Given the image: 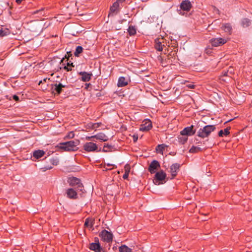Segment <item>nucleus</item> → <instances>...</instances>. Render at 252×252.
Listing matches in <instances>:
<instances>
[{
    "label": "nucleus",
    "instance_id": "f257e3e1",
    "mask_svg": "<svg viewBox=\"0 0 252 252\" xmlns=\"http://www.w3.org/2000/svg\"><path fill=\"white\" fill-rule=\"evenodd\" d=\"M80 144V141L78 139L69 141L66 142L59 143L57 147L65 152L76 151L78 150V146Z\"/></svg>",
    "mask_w": 252,
    "mask_h": 252
},
{
    "label": "nucleus",
    "instance_id": "f03ea898",
    "mask_svg": "<svg viewBox=\"0 0 252 252\" xmlns=\"http://www.w3.org/2000/svg\"><path fill=\"white\" fill-rule=\"evenodd\" d=\"M215 129L216 126L214 125L206 126L198 130L197 135L203 138L207 137Z\"/></svg>",
    "mask_w": 252,
    "mask_h": 252
},
{
    "label": "nucleus",
    "instance_id": "7ed1b4c3",
    "mask_svg": "<svg viewBox=\"0 0 252 252\" xmlns=\"http://www.w3.org/2000/svg\"><path fill=\"white\" fill-rule=\"evenodd\" d=\"M166 174L163 171H160L156 173L153 179V183L156 186L163 184L165 181Z\"/></svg>",
    "mask_w": 252,
    "mask_h": 252
},
{
    "label": "nucleus",
    "instance_id": "20e7f679",
    "mask_svg": "<svg viewBox=\"0 0 252 252\" xmlns=\"http://www.w3.org/2000/svg\"><path fill=\"white\" fill-rule=\"evenodd\" d=\"M83 149L87 152H94L97 150L98 147L95 143L89 142L84 144Z\"/></svg>",
    "mask_w": 252,
    "mask_h": 252
},
{
    "label": "nucleus",
    "instance_id": "39448f33",
    "mask_svg": "<svg viewBox=\"0 0 252 252\" xmlns=\"http://www.w3.org/2000/svg\"><path fill=\"white\" fill-rule=\"evenodd\" d=\"M67 182L69 185L71 186H77L78 189L82 191L83 185L79 179L75 177H70L68 179Z\"/></svg>",
    "mask_w": 252,
    "mask_h": 252
},
{
    "label": "nucleus",
    "instance_id": "423d86ee",
    "mask_svg": "<svg viewBox=\"0 0 252 252\" xmlns=\"http://www.w3.org/2000/svg\"><path fill=\"white\" fill-rule=\"evenodd\" d=\"M100 236L101 238V239L105 242H110L112 241L113 238V235L112 234L108 232V231L106 230H103L100 234Z\"/></svg>",
    "mask_w": 252,
    "mask_h": 252
},
{
    "label": "nucleus",
    "instance_id": "0eeeda50",
    "mask_svg": "<svg viewBox=\"0 0 252 252\" xmlns=\"http://www.w3.org/2000/svg\"><path fill=\"white\" fill-rule=\"evenodd\" d=\"M227 42V39L223 38H215L211 39L210 42L213 46L218 47L223 45Z\"/></svg>",
    "mask_w": 252,
    "mask_h": 252
},
{
    "label": "nucleus",
    "instance_id": "6e6552de",
    "mask_svg": "<svg viewBox=\"0 0 252 252\" xmlns=\"http://www.w3.org/2000/svg\"><path fill=\"white\" fill-rule=\"evenodd\" d=\"M93 138H96L97 139H98L104 142L108 141L109 139L107 136H106L104 133L102 132L98 133L92 136L87 137L86 139L87 140H91Z\"/></svg>",
    "mask_w": 252,
    "mask_h": 252
},
{
    "label": "nucleus",
    "instance_id": "1a4fd4ad",
    "mask_svg": "<svg viewBox=\"0 0 252 252\" xmlns=\"http://www.w3.org/2000/svg\"><path fill=\"white\" fill-rule=\"evenodd\" d=\"M193 126L185 127L183 130H182L180 132V134L183 136H186L187 137L188 136L192 135L195 132V130H193Z\"/></svg>",
    "mask_w": 252,
    "mask_h": 252
},
{
    "label": "nucleus",
    "instance_id": "9d476101",
    "mask_svg": "<svg viewBox=\"0 0 252 252\" xmlns=\"http://www.w3.org/2000/svg\"><path fill=\"white\" fill-rule=\"evenodd\" d=\"M152 127V124L151 121L146 120L143 122V124L140 126V130L144 131L150 130Z\"/></svg>",
    "mask_w": 252,
    "mask_h": 252
},
{
    "label": "nucleus",
    "instance_id": "9b49d317",
    "mask_svg": "<svg viewBox=\"0 0 252 252\" xmlns=\"http://www.w3.org/2000/svg\"><path fill=\"white\" fill-rule=\"evenodd\" d=\"M66 194L67 197L70 199H76L78 197L76 191L72 188H69L66 189Z\"/></svg>",
    "mask_w": 252,
    "mask_h": 252
},
{
    "label": "nucleus",
    "instance_id": "f8f14e48",
    "mask_svg": "<svg viewBox=\"0 0 252 252\" xmlns=\"http://www.w3.org/2000/svg\"><path fill=\"white\" fill-rule=\"evenodd\" d=\"M65 87V85H63L61 83H56L54 85H52V90L53 92H56L57 94H60L63 88Z\"/></svg>",
    "mask_w": 252,
    "mask_h": 252
},
{
    "label": "nucleus",
    "instance_id": "ddd939ff",
    "mask_svg": "<svg viewBox=\"0 0 252 252\" xmlns=\"http://www.w3.org/2000/svg\"><path fill=\"white\" fill-rule=\"evenodd\" d=\"M159 167V162L157 160H153L149 165V170L151 173H154L156 172V170Z\"/></svg>",
    "mask_w": 252,
    "mask_h": 252
},
{
    "label": "nucleus",
    "instance_id": "4468645a",
    "mask_svg": "<svg viewBox=\"0 0 252 252\" xmlns=\"http://www.w3.org/2000/svg\"><path fill=\"white\" fill-rule=\"evenodd\" d=\"M191 4L189 0H185L183 1V2L180 4V8L183 10L185 11H189L191 8Z\"/></svg>",
    "mask_w": 252,
    "mask_h": 252
},
{
    "label": "nucleus",
    "instance_id": "2eb2a0df",
    "mask_svg": "<svg viewBox=\"0 0 252 252\" xmlns=\"http://www.w3.org/2000/svg\"><path fill=\"white\" fill-rule=\"evenodd\" d=\"M79 74L82 76L81 80L84 82L89 81L92 76V73H87L86 72H80Z\"/></svg>",
    "mask_w": 252,
    "mask_h": 252
},
{
    "label": "nucleus",
    "instance_id": "dca6fc26",
    "mask_svg": "<svg viewBox=\"0 0 252 252\" xmlns=\"http://www.w3.org/2000/svg\"><path fill=\"white\" fill-rule=\"evenodd\" d=\"M180 165L178 163L172 164L170 167V172L172 178L175 177L177 175V171L179 170Z\"/></svg>",
    "mask_w": 252,
    "mask_h": 252
},
{
    "label": "nucleus",
    "instance_id": "f3484780",
    "mask_svg": "<svg viewBox=\"0 0 252 252\" xmlns=\"http://www.w3.org/2000/svg\"><path fill=\"white\" fill-rule=\"evenodd\" d=\"M89 248L91 250H93L95 252H100L101 250V248H100L98 242L90 244Z\"/></svg>",
    "mask_w": 252,
    "mask_h": 252
},
{
    "label": "nucleus",
    "instance_id": "a211bd4d",
    "mask_svg": "<svg viewBox=\"0 0 252 252\" xmlns=\"http://www.w3.org/2000/svg\"><path fill=\"white\" fill-rule=\"evenodd\" d=\"M128 80L124 77H121L119 78L118 82V86L122 87L126 86L128 84Z\"/></svg>",
    "mask_w": 252,
    "mask_h": 252
},
{
    "label": "nucleus",
    "instance_id": "6ab92c4d",
    "mask_svg": "<svg viewBox=\"0 0 252 252\" xmlns=\"http://www.w3.org/2000/svg\"><path fill=\"white\" fill-rule=\"evenodd\" d=\"M45 154V152L41 150H38L37 151H35L33 153V157L35 159H38L41 157H43Z\"/></svg>",
    "mask_w": 252,
    "mask_h": 252
},
{
    "label": "nucleus",
    "instance_id": "aec40b11",
    "mask_svg": "<svg viewBox=\"0 0 252 252\" xmlns=\"http://www.w3.org/2000/svg\"><path fill=\"white\" fill-rule=\"evenodd\" d=\"M94 224V220L92 219H87L85 220L84 225L86 227L92 228Z\"/></svg>",
    "mask_w": 252,
    "mask_h": 252
},
{
    "label": "nucleus",
    "instance_id": "412c9836",
    "mask_svg": "<svg viewBox=\"0 0 252 252\" xmlns=\"http://www.w3.org/2000/svg\"><path fill=\"white\" fill-rule=\"evenodd\" d=\"M119 7V3L118 1L115 2L113 5L110 8L111 13H117Z\"/></svg>",
    "mask_w": 252,
    "mask_h": 252
},
{
    "label": "nucleus",
    "instance_id": "4be33fe9",
    "mask_svg": "<svg viewBox=\"0 0 252 252\" xmlns=\"http://www.w3.org/2000/svg\"><path fill=\"white\" fill-rule=\"evenodd\" d=\"M251 24L250 20L247 18L243 19L241 21V25L244 28L249 27Z\"/></svg>",
    "mask_w": 252,
    "mask_h": 252
},
{
    "label": "nucleus",
    "instance_id": "5701e85b",
    "mask_svg": "<svg viewBox=\"0 0 252 252\" xmlns=\"http://www.w3.org/2000/svg\"><path fill=\"white\" fill-rule=\"evenodd\" d=\"M119 250L120 252H132V250L125 245L120 247Z\"/></svg>",
    "mask_w": 252,
    "mask_h": 252
},
{
    "label": "nucleus",
    "instance_id": "b1692460",
    "mask_svg": "<svg viewBox=\"0 0 252 252\" xmlns=\"http://www.w3.org/2000/svg\"><path fill=\"white\" fill-rule=\"evenodd\" d=\"M155 48L156 49L159 51H161L162 50V45L161 44V42L159 41V39H157L155 40Z\"/></svg>",
    "mask_w": 252,
    "mask_h": 252
},
{
    "label": "nucleus",
    "instance_id": "393cba45",
    "mask_svg": "<svg viewBox=\"0 0 252 252\" xmlns=\"http://www.w3.org/2000/svg\"><path fill=\"white\" fill-rule=\"evenodd\" d=\"M221 29L226 32H230L232 28L230 24H225L222 25Z\"/></svg>",
    "mask_w": 252,
    "mask_h": 252
},
{
    "label": "nucleus",
    "instance_id": "a878e982",
    "mask_svg": "<svg viewBox=\"0 0 252 252\" xmlns=\"http://www.w3.org/2000/svg\"><path fill=\"white\" fill-rule=\"evenodd\" d=\"M10 31L8 29L5 28H1L0 29V36H4L9 34Z\"/></svg>",
    "mask_w": 252,
    "mask_h": 252
},
{
    "label": "nucleus",
    "instance_id": "bb28decb",
    "mask_svg": "<svg viewBox=\"0 0 252 252\" xmlns=\"http://www.w3.org/2000/svg\"><path fill=\"white\" fill-rule=\"evenodd\" d=\"M229 129L230 127H227L226 128L224 129V131L222 130H220L219 132V136L222 137L223 135H227L229 134Z\"/></svg>",
    "mask_w": 252,
    "mask_h": 252
},
{
    "label": "nucleus",
    "instance_id": "cd10ccee",
    "mask_svg": "<svg viewBox=\"0 0 252 252\" xmlns=\"http://www.w3.org/2000/svg\"><path fill=\"white\" fill-rule=\"evenodd\" d=\"M127 31L130 35H134L136 32L135 28L132 26H129Z\"/></svg>",
    "mask_w": 252,
    "mask_h": 252
},
{
    "label": "nucleus",
    "instance_id": "c85d7f7f",
    "mask_svg": "<svg viewBox=\"0 0 252 252\" xmlns=\"http://www.w3.org/2000/svg\"><path fill=\"white\" fill-rule=\"evenodd\" d=\"M83 51V48L82 46H78L76 47L75 51L74 52V55L76 57L79 56V55L82 53Z\"/></svg>",
    "mask_w": 252,
    "mask_h": 252
},
{
    "label": "nucleus",
    "instance_id": "c756f323",
    "mask_svg": "<svg viewBox=\"0 0 252 252\" xmlns=\"http://www.w3.org/2000/svg\"><path fill=\"white\" fill-rule=\"evenodd\" d=\"M201 150V148L198 147L192 146L189 150V152L191 153H197Z\"/></svg>",
    "mask_w": 252,
    "mask_h": 252
},
{
    "label": "nucleus",
    "instance_id": "7c9ffc66",
    "mask_svg": "<svg viewBox=\"0 0 252 252\" xmlns=\"http://www.w3.org/2000/svg\"><path fill=\"white\" fill-rule=\"evenodd\" d=\"M165 147L166 145L164 144L158 145L156 148V150L158 153H161Z\"/></svg>",
    "mask_w": 252,
    "mask_h": 252
},
{
    "label": "nucleus",
    "instance_id": "2f4dec72",
    "mask_svg": "<svg viewBox=\"0 0 252 252\" xmlns=\"http://www.w3.org/2000/svg\"><path fill=\"white\" fill-rule=\"evenodd\" d=\"M179 142L182 144H184L188 140V137L181 135L179 137Z\"/></svg>",
    "mask_w": 252,
    "mask_h": 252
},
{
    "label": "nucleus",
    "instance_id": "473e14b6",
    "mask_svg": "<svg viewBox=\"0 0 252 252\" xmlns=\"http://www.w3.org/2000/svg\"><path fill=\"white\" fill-rule=\"evenodd\" d=\"M74 136H75V135H74L73 131H70L66 136V137L67 138L71 139V138H74Z\"/></svg>",
    "mask_w": 252,
    "mask_h": 252
},
{
    "label": "nucleus",
    "instance_id": "72a5a7b5",
    "mask_svg": "<svg viewBox=\"0 0 252 252\" xmlns=\"http://www.w3.org/2000/svg\"><path fill=\"white\" fill-rule=\"evenodd\" d=\"M101 124V123H94L92 124L91 127L93 129H96L98 128Z\"/></svg>",
    "mask_w": 252,
    "mask_h": 252
},
{
    "label": "nucleus",
    "instance_id": "f704fd0d",
    "mask_svg": "<svg viewBox=\"0 0 252 252\" xmlns=\"http://www.w3.org/2000/svg\"><path fill=\"white\" fill-rule=\"evenodd\" d=\"M50 162L53 165H57L58 164L59 161L58 160L53 158L50 159Z\"/></svg>",
    "mask_w": 252,
    "mask_h": 252
},
{
    "label": "nucleus",
    "instance_id": "c9c22d12",
    "mask_svg": "<svg viewBox=\"0 0 252 252\" xmlns=\"http://www.w3.org/2000/svg\"><path fill=\"white\" fill-rule=\"evenodd\" d=\"M112 146L111 145H109L108 144H105L104 146L103 149V152H108V150H106V148H111Z\"/></svg>",
    "mask_w": 252,
    "mask_h": 252
},
{
    "label": "nucleus",
    "instance_id": "e433bc0d",
    "mask_svg": "<svg viewBox=\"0 0 252 252\" xmlns=\"http://www.w3.org/2000/svg\"><path fill=\"white\" fill-rule=\"evenodd\" d=\"M130 166L128 164H126L125 166V170L126 173H129L130 172Z\"/></svg>",
    "mask_w": 252,
    "mask_h": 252
},
{
    "label": "nucleus",
    "instance_id": "4c0bfd02",
    "mask_svg": "<svg viewBox=\"0 0 252 252\" xmlns=\"http://www.w3.org/2000/svg\"><path fill=\"white\" fill-rule=\"evenodd\" d=\"M69 65H71L72 66H73V63H71L70 64L69 63H67V66H65L64 67V68L67 71H69L71 70V69L70 68H69Z\"/></svg>",
    "mask_w": 252,
    "mask_h": 252
},
{
    "label": "nucleus",
    "instance_id": "58836bf2",
    "mask_svg": "<svg viewBox=\"0 0 252 252\" xmlns=\"http://www.w3.org/2000/svg\"><path fill=\"white\" fill-rule=\"evenodd\" d=\"M52 168V166H45L43 168H42V169H43V171H45L47 170H49V169H51Z\"/></svg>",
    "mask_w": 252,
    "mask_h": 252
},
{
    "label": "nucleus",
    "instance_id": "ea45409f",
    "mask_svg": "<svg viewBox=\"0 0 252 252\" xmlns=\"http://www.w3.org/2000/svg\"><path fill=\"white\" fill-rule=\"evenodd\" d=\"M13 99H14L15 101H18L19 100V98L18 96H17L16 95H13Z\"/></svg>",
    "mask_w": 252,
    "mask_h": 252
},
{
    "label": "nucleus",
    "instance_id": "a19ab883",
    "mask_svg": "<svg viewBox=\"0 0 252 252\" xmlns=\"http://www.w3.org/2000/svg\"><path fill=\"white\" fill-rule=\"evenodd\" d=\"M138 139V136L137 135H134L133 136V140L134 142H136Z\"/></svg>",
    "mask_w": 252,
    "mask_h": 252
},
{
    "label": "nucleus",
    "instance_id": "79ce46f5",
    "mask_svg": "<svg viewBox=\"0 0 252 252\" xmlns=\"http://www.w3.org/2000/svg\"><path fill=\"white\" fill-rule=\"evenodd\" d=\"M128 174H129V173L125 172V174L123 175V178L125 179H127L128 176Z\"/></svg>",
    "mask_w": 252,
    "mask_h": 252
},
{
    "label": "nucleus",
    "instance_id": "37998d69",
    "mask_svg": "<svg viewBox=\"0 0 252 252\" xmlns=\"http://www.w3.org/2000/svg\"><path fill=\"white\" fill-rule=\"evenodd\" d=\"M67 55H65V58H67V59H68V58L71 56V52H67Z\"/></svg>",
    "mask_w": 252,
    "mask_h": 252
},
{
    "label": "nucleus",
    "instance_id": "c03bdc74",
    "mask_svg": "<svg viewBox=\"0 0 252 252\" xmlns=\"http://www.w3.org/2000/svg\"><path fill=\"white\" fill-rule=\"evenodd\" d=\"M47 80H49V79H48L47 78H45V79H43V81H40L39 82L38 84H39V85H40L41 83H42L43 82H43H46V81H47Z\"/></svg>",
    "mask_w": 252,
    "mask_h": 252
},
{
    "label": "nucleus",
    "instance_id": "a18cd8bd",
    "mask_svg": "<svg viewBox=\"0 0 252 252\" xmlns=\"http://www.w3.org/2000/svg\"><path fill=\"white\" fill-rule=\"evenodd\" d=\"M187 86L188 87V88H191V89L194 88V85H192V84H189V85H187Z\"/></svg>",
    "mask_w": 252,
    "mask_h": 252
},
{
    "label": "nucleus",
    "instance_id": "49530a36",
    "mask_svg": "<svg viewBox=\"0 0 252 252\" xmlns=\"http://www.w3.org/2000/svg\"><path fill=\"white\" fill-rule=\"evenodd\" d=\"M23 0H16V2L18 4H20Z\"/></svg>",
    "mask_w": 252,
    "mask_h": 252
},
{
    "label": "nucleus",
    "instance_id": "de8ad7c7",
    "mask_svg": "<svg viewBox=\"0 0 252 252\" xmlns=\"http://www.w3.org/2000/svg\"><path fill=\"white\" fill-rule=\"evenodd\" d=\"M125 0H117V1H118V2H123V1H124Z\"/></svg>",
    "mask_w": 252,
    "mask_h": 252
},
{
    "label": "nucleus",
    "instance_id": "09e8293b",
    "mask_svg": "<svg viewBox=\"0 0 252 252\" xmlns=\"http://www.w3.org/2000/svg\"><path fill=\"white\" fill-rule=\"evenodd\" d=\"M63 60H64V59H63L61 61V62H63Z\"/></svg>",
    "mask_w": 252,
    "mask_h": 252
}]
</instances>
